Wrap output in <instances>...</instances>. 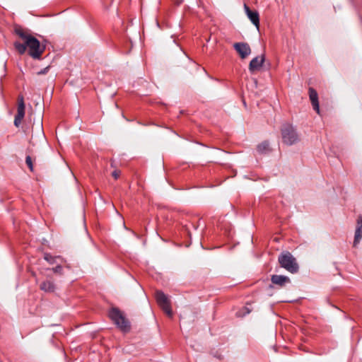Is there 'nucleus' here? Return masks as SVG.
<instances>
[{"instance_id": "obj_1", "label": "nucleus", "mask_w": 362, "mask_h": 362, "mask_svg": "<svg viewBox=\"0 0 362 362\" xmlns=\"http://www.w3.org/2000/svg\"><path fill=\"white\" fill-rule=\"evenodd\" d=\"M15 33L23 40V43L19 42H14V47L18 53L23 54L28 49V54L31 57L35 59H40L45 51V46L41 45L37 38L32 36L21 28H16Z\"/></svg>"}, {"instance_id": "obj_2", "label": "nucleus", "mask_w": 362, "mask_h": 362, "mask_svg": "<svg viewBox=\"0 0 362 362\" xmlns=\"http://www.w3.org/2000/svg\"><path fill=\"white\" fill-rule=\"evenodd\" d=\"M108 315L112 321L120 330L124 332H127L130 330V322L126 318L124 314L117 308H112Z\"/></svg>"}, {"instance_id": "obj_3", "label": "nucleus", "mask_w": 362, "mask_h": 362, "mask_svg": "<svg viewBox=\"0 0 362 362\" xmlns=\"http://www.w3.org/2000/svg\"><path fill=\"white\" fill-rule=\"evenodd\" d=\"M278 261L281 267L292 274L298 271V264L295 257L289 252H282L279 256Z\"/></svg>"}, {"instance_id": "obj_4", "label": "nucleus", "mask_w": 362, "mask_h": 362, "mask_svg": "<svg viewBox=\"0 0 362 362\" xmlns=\"http://www.w3.org/2000/svg\"><path fill=\"white\" fill-rule=\"evenodd\" d=\"M281 137L283 142L286 145H293L300 141L296 129L290 124H285L281 127Z\"/></svg>"}, {"instance_id": "obj_5", "label": "nucleus", "mask_w": 362, "mask_h": 362, "mask_svg": "<svg viewBox=\"0 0 362 362\" xmlns=\"http://www.w3.org/2000/svg\"><path fill=\"white\" fill-rule=\"evenodd\" d=\"M156 298L158 304L163 309V310L168 315H172V310L170 305V300L168 296L162 291H157L156 293Z\"/></svg>"}, {"instance_id": "obj_6", "label": "nucleus", "mask_w": 362, "mask_h": 362, "mask_svg": "<svg viewBox=\"0 0 362 362\" xmlns=\"http://www.w3.org/2000/svg\"><path fill=\"white\" fill-rule=\"evenodd\" d=\"M25 116V103L23 95H19L18 98V107L17 114L15 117L14 124L18 127Z\"/></svg>"}, {"instance_id": "obj_7", "label": "nucleus", "mask_w": 362, "mask_h": 362, "mask_svg": "<svg viewBox=\"0 0 362 362\" xmlns=\"http://www.w3.org/2000/svg\"><path fill=\"white\" fill-rule=\"evenodd\" d=\"M265 61V55L262 54L260 56L253 58L249 64V70L251 73H255L260 70Z\"/></svg>"}, {"instance_id": "obj_8", "label": "nucleus", "mask_w": 362, "mask_h": 362, "mask_svg": "<svg viewBox=\"0 0 362 362\" xmlns=\"http://www.w3.org/2000/svg\"><path fill=\"white\" fill-rule=\"evenodd\" d=\"M233 47L242 59H245L251 53L249 45L245 42H236L233 45Z\"/></svg>"}, {"instance_id": "obj_9", "label": "nucleus", "mask_w": 362, "mask_h": 362, "mask_svg": "<svg viewBox=\"0 0 362 362\" xmlns=\"http://www.w3.org/2000/svg\"><path fill=\"white\" fill-rule=\"evenodd\" d=\"M362 238V215H359L356 219V230L353 246L356 247Z\"/></svg>"}, {"instance_id": "obj_10", "label": "nucleus", "mask_w": 362, "mask_h": 362, "mask_svg": "<svg viewBox=\"0 0 362 362\" xmlns=\"http://www.w3.org/2000/svg\"><path fill=\"white\" fill-rule=\"evenodd\" d=\"M244 9L247 18L250 20L252 23L257 28V30L259 28V16L257 11H252L250 8L245 4Z\"/></svg>"}, {"instance_id": "obj_11", "label": "nucleus", "mask_w": 362, "mask_h": 362, "mask_svg": "<svg viewBox=\"0 0 362 362\" xmlns=\"http://www.w3.org/2000/svg\"><path fill=\"white\" fill-rule=\"evenodd\" d=\"M309 97L313 109L317 112V114H320L317 93L313 88H309Z\"/></svg>"}, {"instance_id": "obj_12", "label": "nucleus", "mask_w": 362, "mask_h": 362, "mask_svg": "<svg viewBox=\"0 0 362 362\" xmlns=\"http://www.w3.org/2000/svg\"><path fill=\"white\" fill-rule=\"evenodd\" d=\"M271 281L274 284L279 286H284L286 284L290 283V279L282 275H273L271 278Z\"/></svg>"}, {"instance_id": "obj_13", "label": "nucleus", "mask_w": 362, "mask_h": 362, "mask_svg": "<svg viewBox=\"0 0 362 362\" xmlns=\"http://www.w3.org/2000/svg\"><path fill=\"white\" fill-rule=\"evenodd\" d=\"M40 288L45 292L52 293L55 290V285L52 281L46 280L40 284Z\"/></svg>"}, {"instance_id": "obj_14", "label": "nucleus", "mask_w": 362, "mask_h": 362, "mask_svg": "<svg viewBox=\"0 0 362 362\" xmlns=\"http://www.w3.org/2000/svg\"><path fill=\"white\" fill-rule=\"evenodd\" d=\"M259 153H264L269 151V144L267 141H263L257 146Z\"/></svg>"}, {"instance_id": "obj_15", "label": "nucleus", "mask_w": 362, "mask_h": 362, "mask_svg": "<svg viewBox=\"0 0 362 362\" xmlns=\"http://www.w3.org/2000/svg\"><path fill=\"white\" fill-rule=\"evenodd\" d=\"M59 257H53L50 254L46 253L44 255V259L49 262L50 264H54L57 262V259H59Z\"/></svg>"}, {"instance_id": "obj_16", "label": "nucleus", "mask_w": 362, "mask_h": 362, "mask_svg": "<svg viewBox=\"0 0 362 362\" xmlns=\"http://www.w3.org/2000/svg\"><path fill=\"white\" fill-rule=\"evenodd\" d=\"M25 163L31 171L33 170V165L31 157L30 156H26Z\"/></svg>"}, {"instance_id": "obj_17", "label": "nucleus", "mask_w": 362, "mask_h": 362, "mask_svg": "<svg viewBox=\"0 0 362 362\" xmlns=\"http://www.w3.org/2000/svg\"><path fill=\"white\" fill-rule=\"evenodd\" d=\"M62 267L61 265H57L56 267L53 268L52 269V271L56 273V274H62Z\"/></svg>"}, {"instance_id": "obj_18", "label": "nucleus", "mask_w": 362, "mask_h": 362, "mask_svg": "<svg viewBox=\"0 0 362 362\" xmlns=\"http://www.w3.org/2000/svg\"><path fill=\"white\" fill-rule=\"evenodd\" d=\"M120 175V171L119 170H115L112 172V176L115 178V179H117Z\"/></svg>"}, {"instance_id": "obj_19", "label": "nucleus", "mask_w": 362, "mask_h": 362, "mask_svg": "<svg viewBox=\"0 0 362 362\" xmlns=\"http://www.w3.org/2000/svg\"><path fill=\"white\" fill-rule=\"evenodd\" d=\"M250 313V310L248 308L245 307V308H243V314L239 313V314H238V315H239V316H243V315H245V314H248V313Z\"/></svg>"}, {"instance_id": "obj_20", "label": "nucleus", "mask_w": 362, "mask_h": 362, "mask_svg": "<svg viewBox=\"0 0 362 362\" xmlns=\"http://www.w3.org/2000/svg\"><path fill=\"white\" fill-rule=\"evenodd\" d=\"M49 67H46L44 69L40 71L37 72L38 75L45 74L47 72Z\"/></svg>"}, {"instance_id": "obj_21", "label": "nucleus", "mask_w": 362, "mask_h": 362, "mask_svg": "<svg viewBox=\"0 0 362 362\" xmlns=\"http://www.w3.org/2000/svg\"><path fill=\"white\" fill-rule=\"evenodd\" d=\"M39 127H40V129L42 130V122H40V123L39 124Z\"/></svg>"}]
</instances>
